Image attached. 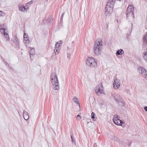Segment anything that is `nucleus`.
<instances>
[{"instance_id": "nucleus-27", "label": "nucleus", "mask_w": 147, "mask_h": 147, "mask_svg": "<svg viewBox=\"0 0 147 147\" xmlns=\"http://www.w3.org/2000/svg\"><path fill=\"white\" fill-rule=\"evenodd\" d=\"M64 13H63L62 14V15L60 17V22H62L63 21V17L64 16Z\"/></svg>"}, {"instance_id": "nucleus-36", "label": "nucleus", "mask_w": 147, "mask_h": 147, "mask_svg": "<svg viewBox=\"0 0 147 147\" xmlns=\"http://www.w3.org/2000/svg\"><path fill=\"white\" fill-rule=\"evenodd\" d=\"M144 109L145 111H147V106H146L144 107Z\"/></svg>"}, {"instance_id": "nucleus-33", "label": "nucleus", "mask_w": 147, "mask_h": 147, "mask_svg": "<svg viewBox=\"0 0 147 147\" xmlns=\"http://www.w3.org/2000/svg\"><path fill=\"white\" fill-rule=\"evenodd\" d=\"M4 14V13L3 12L0 11V16H3V15Z\"/></svg>"}, {"instance_id": "nucleus-19", "label": "nucleus", "mask_w": 147, "mask_h": 147, "mask_svg": "<svg viewBox=\"0 0 147 147\" xmlns=\"http://www.w3.org/2000/svg\"><path fill=\"white\" fill-rule=\"evenodd\" d=\"M15 43L16 47V48H18L19 49L20 46V43L19 42V40H17L16 41H15Z\"/></svg>"}, {"instance_id": "nucleus-9", "label": "nucleus", "mask_w": 147, "mask_h": 147, "mask_svg": "<svg viewBox=\"0 0 147 147\" xmlns=\"http://www.w3.org/2000/svg\"><path fill=\"white\" fill-rule=\"evenodd\" d=\"M120 85V80L117 79H116L113 83L114 88L116 89H117L119 87Z\"/></svg>"}, {"instance_id": "nucleus-17", "label": "nucleus", "mask_w": 147, "mask_h": 147, "mask_svg": "<svg viewBox=\"0 0 147 147\" xmlns=\"http://www.w3.org/2000/svg\"><path fill=\"white\" fill-rule=\"evenodd\" d=\"M3 35L5 36V38L7 40V41H9V38L8 34L6 33L5 31H3Z\"/></svg>"}, {"instance_id": "nucleus-32", "label": "nucleus", "mask_w": 147, "mask_h": 147, "mask_svg": "<svg viewBox=\"0 0 147 147\" xmlns=\"http://www.w3.org/2000/svg\"><path fill=\"white\" fill-rule=\"evenodd\" d=\"M114 140H116L117 142L119 141V139L117 137H115Z\"/></svg>"}, {"instance_id": "nucleus-46", "label": "nucleus", "mask_w": 147, "mask_h": 147, "mask_svg": "<svg viewBox=\"0 0 147 147\" xmlns=\"http://www.w3.org/2000/svg\"><path fill=\"white\" fill-rule=\"evenodd\" d=\"M117 22H118V20H117Z\"/></svg>"}, {"instance_id": "nucleus-43", "label": "nucleus", "mask_w": 147, "mask_h": 147, "mask_svg": "<svg viewBox=\"0 0 147 147\" xmlns=\"http://www.w3.org/2000/svg\"><path fill=\"white\" fill-rule=\"evenodd\" d=\"M121 125H122V123H123V122L122 121H121Z\"/></svg>"}, {"instance_id": "nucleus-10", "label": "nucleus", "mask_w": 147, "mask_h": 147, "mask_svg": "<svg viewBox=\"0 0 147 147\" xmlns=\"http://www.w3.org/2000/svg\"><path fill=\"white\" fill-rule=\"evenodd\" d=\"M113 97L115 99L116 102L118 101H119L120 100L122 99V98L120 96V95L118 94L114 95Z\"/></svg>"}, {"instance_id": "nucleus-12", "label": "nucleus", "mask_w": 147, "mask_h": 147, "mask_svg": "<svg viewBox=\"0 0 147 147\" xmlns=\"http://www.w3.org/2000/svg\"><path fill=\"white\" fill-rule=\"evenodd\" d=\"M26 7L24 5H20L19 7V10L20 11H24L26 10H27V9L28 8V7H27L26 8Z\"/></svg>"}, {"instance_id": "nucleus-24", "label": "nucleus", "mask_w": 147, "mask_h": 147, "mask_svg": "<svg viewBox=\"0 0 147 147\" xmlns=\"http://www.w3.org/2000/svg\"><path fill=\"white\" fill-rule=\"evenodd\" d=\"M25 38H26V39H27V38H28L27 34L24 33V39H25Z\"/></svg>"}, {"instance_id": "nucleus-5", "label": "nucleus", "mask_w": 147, "mask_h": 147, "mask_svg": "<svg viewBox=\"0 0 147 147\" xmlns=\"http://www.w3.org/2000/svg\"><path fill=\"white\" fill-rule=\"evenodd\" d=\"M95 92L98 95L99 93L100 94L104 93V88L102 84H99L96 87Z\"/></svg>"}, {"instance_id": "nucleus-34", "label": "nucleus", "mask_w": 147, "mask_h": 147, "mask_svg": "<svg viewBox=\"0 0 147 147\" xmlns=\"http://www.w3.org/2000/svg\"><path fill=\"white\" fill-rule=\"evenodd\" d=\"M33 3V1L32 0L27 3V4L30 5Z\"/></svg>"}, {"instance_id": "nucleus-29", "label": "nucleus", "mask_w": 147, "mask_h": 147, "mask_svg": "<svg viewBox=\"0 0 147 147\" xmlns=\"http://www.w3.org/2000/svg\"><path fill=\"white\" fill-rule=\"evenodd\" d=\"M1 30L5 31V28H2L1 25H0V31H1Z\"/></svg>"}, {"instance_id": "nucleus-28", "label": "nucleus", "mask_w": 147, "mask_h": 147, "mask_svg": "<svg viewBox=\"0 0 147 147\" xmlns=\"http://www.w3.org/2000/svg\"><path fill=\"white\" fill-rule=\"evenodd\" d=\"M81 118V116L79 115L77 116V119L78 120H79Z\"/></svg>"}, {"instance_id": "nucleus-13", "label": "nucleus", "mask_w": 147, "mask_h": 147, "mask_svg": "<svg viewBox=\"0 0 147 147\" xmlns=\"http://www.w3.org/2000/svg\"><path fill=\"white\" fill-rule=\"evenodd\" d=\"M117 103L119 105L125 106V102L121 99L119 101H118Z\"/></svg>"}, {"instance_id": "nucleus-35", "label": "nucleus", "mask_w": 147, "mask_h": 147, "mask_svg": "<svg viewBox=\"0 0 147 147\" xmlns=\"http://www.w3.org/2000/svg\"><path fill=\"white\" fill-rule=\"evenodd\" d=\"M70 56H71L70 54H69V53H67V57H68L69 58L70 57Z\"/></svg>"}, {"instance_id": "nucleus-8", "label": "nucleus", "mask_w": 147, "mask_h": 147, "mask_svg": "<svg viewBox=\"0 0 147 147\" xmlns=\"http://www.w3.org/2000/svg\"><path fill=\"white\" fill-rule=\"evenodd\" d=\"M139 72L141 73L142 76L145 78H147V71L145 68L141 67L139 69Z\"/></svg>"}, {"instance_id": "nucleus-1", "label": "nucleus", "mask_w": 147, "mask_h": 147, "mask_svg": "<svg viewBox=\"0 0 147 147\" xmlns=\"http://www.w3.org/2000/svg\"><path fill=\"white\" fill-rule=\"evenodd\" d=\"M51 83L53 88L55 90H58L59 88V83L56 73L53 72L51 75Z\"/></svg>"}, {"instance_id": "nucleus-45", "label": "nucleus", "mask_w": 147, "mask_h": 147, "mask_svg": "<svg viewBox=\"0 0 147 147\" xmlns=\"http://www.w3.org/2000/svg\"><path fill=\"white\" fill-rule=\"evenodd\" d=\"M127 39H127L128 38H127Z\"/></svg>"}, {"instance_id": "nucleus-39", "label": "nucleus", "mask_w": 147, "mask_h": 147, "mask_svg": "<svg viewBox=\"0 0 147 147\" xmlns=\"http://www.w3.org/2000/svg\"><path fill=\"white\" fill-rule=\"evenodd\" d=\"M131 142L129 143L128 144V146H131Z\"/></svg>"}, {"instance_id": "nucleus-2", "label": "nucleus", "mask_w": 147, "mask_h": 147, "mask_svg": "<svg viewBox=\"0 0 147 147\" xmlns=\"http://www.w3.org/2000/svg\"><path fill=\"white\" fill-rule=\"evenodd\" d=\"M102 47V41L100 39L95 41L94 47V50L95 54L96 55H99L101 52Z\"/></svg>"}, {"instance_id": "nucleus-15", "label": "nucleus", "mask_w": 147, "mask_h": 147, "mask_svg": "<svg viewBox=\"0 0 147 147\" xmlns=\"http://www.w3.org/2000/svg\"><path fill=\"white\" fill-rule=\"evenodd\" d=\"M124 51L122 49H121L117 51L116 52V55H122L124 53Z\"/></svg>"}, {"instance_id": "nucleus-44", "label": "nucleus", "mask_w": 147, "mask_h": 147, "mask_svg": "<svg viewBox=\"0 0 147 147\" xmlns=\"http://www.w3.org/2000/svg\"><path fill=\"white\" fill-rule=\"evenodd\" d=\"M68 49H69V48H68V47H67V50H68Z\"/></svg>"}, {"instance_id": "nucleus-41", "label": "nucleus", "mask_w": 147, "mask_h": 147, "mask_svg": "<svg viewBox=\"0 0 147 147\" xmlns=\"http://www.w3.org/2000/svg\"><path fill=\"white\" fill-rule=\"evenodd\" d=\"M72 140V142L73 143H75V141H74V140Z\"/></svg>"}, {"instance_id": "nucleus-23", "label": "nucleus", "mask_w": 147, "mask_h": 147, "mask_svg": "<svg viewBox=\"0 0 147 147\" xmlns=\"http://www.w3.org/2000/svg\"><path fill=\"white\" fill-rule=\"evenodd\" d=\"M24 43L27 44H28L29 43V38H27V39H26V38H25V39H24Z\"/></svg>"}, {"instance_id": "nucleus-31", "label": "nucleus", "mask_w": 147, "mask_h": 147, "mask_svg": "<svg viewBox=\"0 0 147 147\" xmlns=\"http://www.w3.org/2000/svg\"><path fill=\"white\" fill-rule=\"evenodd\" d=\"M3 59V61L5 63V64L7 66H9V64L7 63L6 62H5V61H4V59Z\"/></svg>"}, {"instance_id": "nucleus-18", "label": "nucleus", "mask_w": 147, "mask_h": 147, "mask_svg": "<svg viewBox=\"0 0 147 147\" xmlns=\"http://www.w3.org/2000/svg\"><path fill=\"white\" fill-rule=\"evenodd\" d=\"M35 50L33 48L32 49H31L30 51V58L32 59L31 58V55H32V56L35 53Z\"/></svg>"}, {"instance_id": "nucleus-38", "label": "nucleus", "mask_w": 147, "mask_h": 147, "mask_svg": "<svg viewBox=\"0 0 147 147\" xmlns=\"http://www.w3.org/2000/svg\"><path fill=\"white\" fill-rule=\"evenodd\" d=\"M71 140H73L74 139L73 138V137H72V135H71Z\"/></svg>"}, {"instance_id": "nucleus-22", "label": "nucleus", "mask_w": 147, "mask_h": 147, "mask_svg": "<svg viewBox=\"0 0 147 147\" xmlns=\"http://www.w3.org/2000/svg\"><path fill=\"white\" fill-rule=\"evenodd\" d=\"M144 59L147 61V52H145L144 53Z\"/></svg>"}, {"instance_id": "nucleus-25", "label": "nucleus", "mask_w": 147, "mask_h": 147, "mask_svg": "<svg viewBox=\"0 0 147 147\" xmlns=\"http://www.w3.org/2000/svg\"><path fill=\"white\" fill-rule=\"evenodd\" d=\"M95 115V114H94V113L93 112H92V113H91V118L93 120H94V118Z\"/></svg>"}, {"instance_id": "nucleus-37", "label": "nucleus", "mask_w": 147, "mask_h": 147, "mask_svg": "<svg viewBox=\"0 0 147 147\" xmlns=\"http://www.w3.org/2000/svg\"><path fill=\"white\" fill-rule=\"evenodd\" d=\"M93 146H94V147H97L96 144V143H94Z\"/></svg>"}, {"instance_id": "nucleus-30", "label": "nucleus", "mask_w": 147, "mask_h": 147, "mask_svg": "<svg viewBox=\"0 0 147 147\" xmlns=\"http://www.w3.org/2000/svg\"><path fill=\"white\" fill-rule=\"evenodd\" d=\"M14 39L15 40V41H16L17 40H18V39L17 36H15L14 37Z\"/></svg>"}, {"instance_id": "nucleus-11", "label": "nucleus", "mask_w": 147, "mask_h": 147, "mask_svg": "<svg viewBox=\"0 0 147 147\" xmlns=\"http://www.w3.org/2000/svg\"><path fill=\"white\" fill-rule=\"evenodd\" d=\"M23 115L24 119L26 120H27L28 119L29 116L27 112L24 111L23 112Z\"/></svg>"}, {"instance_id": "nucleus-40", "label": "nucleus", "mask_w": 147, "mask_h": 147, "mask_svg": "<svg viewBox=\"0 0 147 147\" xmlns=\"http://www.w3.org/2000/svg\"><path fill=\"white\" fill-rule=\"evenodd\" d=\"M30 5H29V4H27V3L26 4V7L27 6H28Z\"/></svg>"}, {"instance_id": "nucleus-4", "label": "nucleus", "mask_w": 147, "mask_h": 147, "mask_svg": "<svg viewBox=\"0 0 147 147\" xmlns=\"http://www.w3.org/2000/svg\"><path fill=\"white\" fill-rule=\"evenodd\" d=\"M134 10V7L132 5H129L128 6L126 12L127 19L129 17L132 18H134V15L133 13Z\"/></svg>"}, {"instance_id": "nucleus-14", "label": "nucleus", "mask_w": 147, "mask_h": 147, "mask_svg": "<svg viewBox=\"0 0 147 147\" xmlns=\"http://www.w3.org/2000/svg\"><path fill=\"white\" fill-rule=\"evenodd\" d=\"M115 1V0H109V1L107 4L111 5V6L113 7Z\"/></svg>"}, {"instance_id": "nucleus-26", "label": "nucleus", "mask_w": 147, "mask_h": 147, "mask_svg": "<svg viewBox=\"0 0 147 147\" xmlns=\"http://www.w3.org/2000/svg\"><path fill=\"white\" fill-rule=\"evenodd\" d=\"M147 36H146L145 35H144L143 37V40L146 42V41H147Z\"/></svg>"}, {"instance_id": "nucleus-20", "label": "nucleus", "mask_w": 147, "mask_h": 147, "mask_svg": "<svg viewBox=\"0 0 147 147\" xmlns=\"http://www.w3.org/2000/svg\"><path fill=\"white\" fill-rule=\"evenodd\" d=\"M121 120L119 119L116 121L115 123H114L116 125L120 126L121 125Z\"/></svg>"}, {"instance_id": "nucleus-7", "label": "nucleus", "mask_w": 147, "mask_h": 147, "mask_svg": "<svg viewBox=\"0 0 147 147\" xmlns=\"http://www.w3.org/2000/svg\"><path fill=\"white\" fill-rule=\"evenodd\" d=\"M62 43V42H61V41L59 42H57L55 45V49L54 50V52L55 55H57L58 54L59 52L60 51L59 47L61 45Z\"/></svg>"}, {"instance_id": "nucleus-16", "label": "nucleus", "mask_w": 147, "mask_h": 147, "mask_svg": "<svg viewBox=\"0 0 147 147\" xmlns=\"http://www.w3.org/2000/svg\"><path fill=\"white\" fill-rule=\"evenodd\" d=\"M73 100L74 102H75L76 103L79 105L80 106V104L79 102V100H78V99L77 98L76 96H74L73 98Z\"/></svg>"}, {"instance_id": "nucleus-42", "label": "nucleus", "mask_w": 147, "mask_h": 147, "mask_svg": "<svg viewBox=\"0 0 147 147\" xmlns=\"http://www.w3.org/2000/svg\"><path fill=\"white\" fill-rule=\"evenodd\" d=\"M145 36H147V32H146V33H145Z\"/></svg>"}, {"instance_id": "nucleus-3", "label": "nucleus", "mask_w": 147, "mask_h": 147, "mask_svg": "<svg viewBox=\"0 0 147 147\" xmlns=\"http://www.w3.org/2000/svg\"><path fill=\"white\" fill-rule=\"evenodd\" d=\"M86 63L88 66L90 67H96L97 66L96 62L92 57H88L86 61Z\"/></svg>"}, {"instance_id": "nucleus-21", "label": "nucleus", "mask_w": 147, "mask_h": 147, "mask_svg": "<svg viewBox=\"0 0 147 147\" xmlns=\"http://www.w3.org/2000/svg\"><path fill=\"white\" fill-rule=\"evenodd\" d=\"M117 115H115L114 116V117L113 118V122L114 123H116V121H117V120L118 119L117 118Z\"/></svg>"}, {"instance_id": "nucleus-6", "label": "nucleus", "mask_w": 147, "mask_h": 147, "mask_svg": "<svg viewBox=\"0 0 147 147\" xmlns=\"http://www.w3.org/2000/svg\"><path fill=\"white\" fill-rule=\"evenodd\" d=\"M113 7L107 4L105 9V14L106 16H108L113 11Z\"/></svg>"}]
</instances>
